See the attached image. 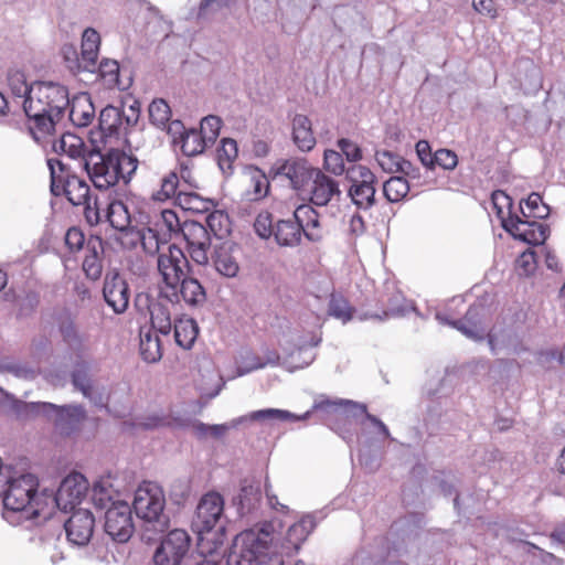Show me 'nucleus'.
<instances>
[{"label": "nucleus", "mask_w": 565, "mask_h": 565, "mask_svg": "<svg viewBox=\"0 0 565 565\" xmlns=\"http://www.w3.org/2000/svg\"><path fill=\"white\" fill-rule=\"evenodd\" d=\"M316 527L313 515L308 514L288 527L282 539L274 537V525L243 531L234 539L227 565H284V557L292 556Z\"/></svg>", "instance_id": "nucleus-1"}, {"label": "nucleus", "mask_w": 565, "mask_h": 565, "mask_svg": "<svg viewBox=\"0 0 565 565\" xmlns=\"http://www.w3.org/2000/svg\"><path fill=\"white\" fill-rule=\"evenodd\" d=\"M52 148L55 153L66 154L71 159L78 160L81 168L86 171L94 186L99 190H108L120 181L125 185L128 184L138 167L136 158L115 149L104 154L71 132H63L53 142Z\"/></svg>", "instance_id": "nucleus-2"}, {"label": "nucleus", "mask_w": 565, "mask_h": 565, "mask_svg": "<svg viewBox=\"0 0 565 565\" xmlns=\"http://www.w3.org/2000/svg\"><path fill=\"white\" fill-rule=\"evenodd\" d=\"M70 104L67 88L55 82H35L33 93L23 100V110L32 121L30 131L36 141L55 132L65 121Z\"/></svg>", "instance_id": "nucleus-3"}, {"label": "nucleus", "mask_w": 565, "mask_h": 565, "mask_svg": "<svg viewBox=\"0 0 565 565\" xmlns=\"http://www.w3.org/2000/svg\"><path fill=\"white\" fill-rule=\"evenodd\" d=\"M38 479L31 473L18 477L6 475L3 491L0 497L3 501V518L14 525L30 522L39 516L36 501Z\"/></svg>", "instance_id": "nucleus-4"}, {"label": "nucleus", "mask_w": 565, "mask_h": 565, "mask_svg": "<svg viewBox=\"0 0 565 565\" xmlns=\"http://www.w3.org/2000/svg\"><path fill=\"white\" fill-rule=\"evenodd\" d=\"M157 266L166 286V289H161V297L171 303H179L178 286L190 269L186 256L180 247L171 244L159 253Z\"/></svg>", "instance_id": "nucleus-5"}, {"label": "nucleus", "mask_w": 565, "mask_h": 565, "mask_svg": "<svg viewBox=\"0 0 565 565\" xmlns=\"http://www.w3.org/2000/svg\"><path fill=\"white\" fill-rule=\"evenodd\" d=\"M166 498L161 487L153 482H143L135 492L134 509L138 518L153 523L154 531H163L168 518L163 513Z\"/></svg>", "instance_id": "nucleus-6"}, {"label": "nucleus", "mask_w": 565, "mask_h": 565, "mask_svg": "<svg viewBox=\"0 0 565 565\" xmlns=\"http://www.w3.org/2000/svg\"><path fill=\"white\" fill-rule=\"evenodd\" d=\"M487 316V309L482 303H475L470 306L468 311L466 312L463 319L460 320H450L441 313L436 315V319L441 324H448L457 330H459L462 334L473 341H481L484 339V335L488 337V343L492 351V353H498L497 342L494 335L492 333H487V329L483 326V320Z\"/></svg>", "instance_id": "nucleus-7"}, {"label": "nucleus", "mask_w": 565, "mask_h": 565, "mask_svg": "<svg viewBox=\"0 0 565 565\" xmlns=\"http://www.w3.org/2000/svg\"><path fill=\"white\" fill-rule=\"evenodd\" d=\"M347 179L351 185L348 195L352 203L362 211L370 210L376 202V175L365 166H353L347 171Z\"/></svg>", "instance_id": "nucleus-8"}, {"label": "nucleus", "mask_w": 565, "mask_h": 565, "mask_svg": "<svg viewBox=\"0 0 565 565\" xmlns=\"http://www.w3.org/2000/svg\"><path fill=\"white\" fill-rule=\"evenodd\" d=\"M140 109L137 102L128 107L121 108L108 105L102 109L98 118V125L106 137L126 136L139 120Z\"/></svg>", "instance_id": "nucleus-9"}, {"label": "nucleus", "mask_w": 565, "mask_h": 565, "mask_svg": "<svg viewBox=\"0 0 565 565\" xmlns=\"http://www.w3.org/2000/svg\"><path fill=\"white\" fill-rule=\"evenodd\" d=\"M313 409H320V412L328 415H335L338 418L349 416L359 418L360 416H363L364 419L377 427L384 438H390V430L387 426L376 416L369 414L366 405L363 403L343 398H321L313 403Z\"/></svg>", "instance_id": "nucleus-10"}, {"label": "nucleus", "mask_w": 565, "mask_h": 565, "mask_svg": "<svg viewBox=\"0 0 565 565\" xmlns=\"http://www.w3.org/2000/svg\"><path fill=\"white\" fill-rule=\"evenodd\" d=\"M224 500L217 492H207L204 494L196 507L195 515L192 520V529L203 539V535L210 533L216 526L223 529L221 524L224 518Z\"/></svg>", "instance_id": "nucleus-11"}, {"label": "nucleus", "mask_w": 565, "mask_h": 565, "mask_svg": "<svg viewBox=\"0 0 565 565\" xmlns=\"http://www.w3.org/2000/svg\"><path fill=\"white\" fill-rule=\"evenodd\" d=\"M190 543L184 530L170 531L154 552V565H181L189 554Z\"/></svg>", "instance_id": "nucleus-12"}, {"label": "nucleus", "mask_w": 565, "mask_h": 565, "mask_svg": "<svg viewBox=\"0 0 565 565\" xmlns=\"http://www.w3.org/2000/svg\"><path fill=\"white\" fill-rule=\"evenodd\" d=\"M105 532L116 542H127L135 530L130 505L117 500L105 512Z\"/></svg>", "instance_id": "nucleus-13"}, {"label": "nucleus", "mask_w": 565, "mask_h": 565, "mask_svg": "<svg viewBox=\"0 0 565 565\" xmlns=\"http://www.w3.org/2000/svg\"><path fill=\"white\" fill-rule=\"evenodd\" d=\"M26 407L34 413H42L53 417L55 426L62 434L70 435L85 416V411L79 405L57 406L52 403H30Z\"/></svg>", "instance_id": "nucleus-14"}, {"label": "nucleus", "mask_w": 565, "mask_h": 565, "mask_svg": "<svg viewBox=\"0 0 565 565\" xmlns=\"http://www.w3.org/2000/svg\"><path fill=\"white\" fill-rule=\"evenodd\" d=\"M181 234L186 243L191 259L199 265L207 264L211 247V236L207 228L199 222L185 221L182 224Z\"/></svg>", "instance_id": "nucleus-15"}, {"label": "nucleus", "mask_w": 565, "mask_h": 565, "mask_svg": "<svg viewBox=\"0 0 565 565\" xmlns=\"http://www.w3.org/2000/svg\"><path fill=\"white\" fill-rule=\"evenodd\" d=\"M89 483L85 476L73 472L65 477L55 494V503L60 510L67 512L74 510L86 497Z\"/></svg>", "instance_id": "nucleus-16"}, {"label": "nucleus", "mask_w": 565, "mask_h": 565, "mask_svg": "<svg viewBox=\"0 0 565 565\" xmlns=\"http://www.w3.org/2000/svg\"><path fill=\"white\" fill-rule=\"evenodd\" d=\"M56 324L65 347L76 356H83L88 350V335L81 331L71 311H61L56 317Z\"/></svg>", "instance_id": "nucleus-17"}, {"label": "nucleus", "mask_w": 565, "mask_h": 565, "mask_svg": "<svg viewBox=\"0 0 565 565\" xmlns=\"http://www.w3.org/2000/svg\"><path fill=\"white\" fill-rule=\"evenodd\" d=\"M103 296L115 313H124L129 305L130 291L126 279L116 270L105 275Z\"/></svg>", "instance_id": "nucleus-18"}, {"label": "nucleus", "mask_w": 565, "mask_h": 565, "mask_svg": "<svg viewBox=\"0 0 565 565\" xmlns=\"http://www.w3.org/2000/svg\"><path fill=\"white\" fill-rule=\"evenodd\" d=\"M64 527L72 545L86 546L94 533L95 518L89 510L78 509L73 511Z\"/></svg>", "instance_id": "nucleus-19"}, {"label": "nucleus", "mask_w": 565, "mask_h": 565, "mask_svg": "<svg viewBox=\"0 0 565 565\" xmlns=\"http://www.w3.org/2000/svg\"><path fill=\"white\" fill-rule=\"evenodd\" d=\"M504 230L514 238L527 243L530 245H543L550 234L547 225L537 221H530L518 217L505 221Z\"/></svg>", "instance_id": "nucleus-20"}, {"label": "nucleus", "mask_w": 565, "mask_h": 565, "mask_svg": "<svg viewBox=\"0 0 565 565\" xmlns=\"http://www.w3.org/2000/svg\"><path fill=\"white\" fill-rule=\"evenodd\" d=\"M315 170L306 159L290 158L276 163L275 174L288 180L294 190L300 191L310 182Z\"/></svg>", "instance_id": "nucleus-21"}, {"label": "nucleus", "mask_w": 565, "mask_h": 565, "mask_svg": "<svg viewBox=\"0 0 565 565\" xmlns=\"http://www.w3.org/2000/svg\"><path fill=\"white\" fill-rule=\"evenodd\" d=\"M310 201L317 206H326L334 198L341 196L339 183L332 178L324 174L321 170L316 169L311 180Z\"/></svg>", "instance_id": "nucleus-22"}, {"label": "nucleus", "mask_w": 565, "mask_h": 565, "mask_svg": "<svg viewBox=\"0 0 565 565\" xmlns=\"http://www.w3.org/2000/svg\"><path fill=\"white\" fill-rule=\"evenodd\" d=\"M142 298H145L148 311L150 313L152 329L160 334L168 335L172 327L169 303H172L164 297H161V294L159 295L158 299H150L149 296L142 297L139 295L137 297V302H140Z\"/></svg>", "instance_id": "nucleus-23"}, {"label": "nucleus", "mask_w": 565, "mask_h": 565, "mask_svg": "<svg viewBox=\"0 0 565 565\" xmlns=\"http://www.w3.org/2000/svg\"><path fill=\"white\" fill-rule=\"evenodd\" d=\"M313 407L306 412L302 415H296L289 411L285 409H278V408H264L250 412L246 415L239 416L237 418H234V426H238L246 422H259V423H267V422H298V420H306L308 419L312 412Z\"/></svg>", "instance_id": "nucleus-24"}, {"label": "nucleus", "mask_w": 565, "mask_h": 565, "mask_svg": "<svg viewBox=\"0 0 565 565\" xmlns=\"http://www.w3.org/2000/svg\"><path fill=\"white\" fill-rule=\"evenodd\" d=\"M68 120L76 127H87L95 118V107L87 93H79L68 104Z\"/></svg>", "instance_id": "nucleus-25"}, {"label": "nucleus", "mask_w": 565, "mask_h": 565, "mask_svg": "<svg viewBox=\"0 0 565 565\" xmlns=\"http://www.w3.org/2000/svg\"><path fill=\"white\" fill-rule=\"evenodd\" d=\"M294 217L299 223L301 235L317 242L322 237V226L318 212L309 204H301L294 211Z\"/></svg>", "instance_id": "nucleus-26"}, {"label": "nucleus", "mask_w": 565, "mask_h": 565, "mask_svg": "<svg viewBox=\"0 0 565 565\" xmlns=\"http://www.w3.org/2000/svg\"><path fill=\"white\" fill-rule=\"evenodd\" d=\"M72 383L75 388L82 392L84 397L88 398L95 405H104V394L93 384L88 374V367L85 363L76 364L72 372Z\"/></svg>", "instance_id": "nucleus-27"}, {"label": "nucleus", "mask_w": 565, "mask_h": 565, "mask_svg": "<svg viewBox=\"0 0 565 565\" xmlns=\"http://www.w3.org/2000/svg\"><path fill=\"white\" fill-rule=\"evenodd\" d=\"M119 491L115 487L114 478L110 475L100 477L92 489V501L98 509H107L116 502Z\"/></svg>", "instance_id": "nucleus-28"}, {"label": "nucleus", "mask_w": 565, "mask_h": 565, "mask_svg": "<svg viewBox=\"0 0 565 565\" xmlns=\"http://www.w3.org/2000/svg\"><path fill=\"white\" fill-rule=\"evenodd\" d=\"M212 262L215 270L223 277L233 278L238 274L239 265L233 256V245L228 243L215 247Z\"/></svg>", "instance_id": "nucleus-29"}, {"label": "nucleus", "mask_w": 565, "mask_h": 565, "mask_svg": "<svg viewBox=\"0 0 565 565\" xmlns=\"http://www.w3.org/2000/svg\"><path fill=\"white\" fill-rule=\"evenodd\" d=\"M299 226V223H297L294 216L286 220H278L275 222L273 234L275 242L281 247L298 246L302 237Z\"/></svg>", "instance_id": "nucleus-30"}, {"label": "nucleus", "mask_w": 565, "mask_h": 565, "mask_svg": "<svg viewBox=\"0 0 565 565\" xmlns=\"http://www.w3.org/2000/svg\"><path fill=\"white\" fill-rule=\"evenodd\" d=\"M7 85L14 102L23 107V100L33 93V84H29L24 71L19 67H10L7 72Z\"/></svg>", "instance_id": "nucleus-31"}, {"label": "nucleus", "mask_w": 565, "mask_h": 565, "mask_svg": "<svg viewBox=\"0 0 565 565\" xmlns=\"http://www.w3.org/2000/svg\"><path fill=\"white\" fill-rule=\"evenodd\" d=\"M58 195L64 193L73 205H82L90 200V190L86 181L77 175L64 179L60 186H55Z\"/></svg>", "instance_id": "nucleus-32"}, {"label": "nucleus", "mask_w": 565, "mask_h": 565, "mask_svg": "<svg viewBox=\"0 0 565 565\" xmlns=\"http://www.w3.org/2000/svg\"><path fill=\"white\" fill-rule=\"evenodd\" d=\"M310 119L305 115H296L292 119V140L300 151L308 152L316 146Z\"/></svg>", "instance_id": "nucleus-33"}, {"label": "nucleus", "mask_w": 565, "mask_h": 565, "mask_svg": "<svg viewBox=\"0 0 565 565\" xmlns=\"http://www.w3.org/2000/svg\"><path fill=\"white\" fill-rule=\"evenodd\" d=\"M100 36L94 29H86L82 36V52L84 71L93 73L97 65Z\"/></svg>", "instance_id": "nucleus-34"}, {"label": "nucleus", "mask_w": 565, "mask_h": 565, "mask_svg": "<svg viewBox=\"0 0 565 565\" xmlns=\"http://www.w3.org/2000/svg\"><path fill=\"white\" fill-rule=\"evenodd\" d=\"M0 373H9L17 379L32 381L39 375L40 367L35 363L2 356L0 358Z\"/></svg>", "instance_id": "nucleus-35"}, {"label": "nucleus", "mask_w": 565, "mask_h": 565, "mask_svg": "<svg viewBox=\"0 0 565 565\" xmlns=\"http://www.w3.org/2000/svg\"><path fill=\"white\" fill-rule=\"evenodd\" d=\"M179 300L191 307L202 306L206 301V292L200 281L192 277L184 276L178 286Z\"/></svg>", "instance_id": "nucleus-36"}, {"label": "nucleus", "mask_w": 565, "mask_h": 565, "mask_svg": "<svg viewBox=\"0 0 565 565\" xmlns=\"http://www.w3.org/2000/svg\"><path fill=\"white\" fill-rule=\"evenodd\" d=\"M159 332L152 329L140 330V355L147 363H156L162 356Z\"/></svg>", "instance_id": "nucleus-37"}, {"label": "nucleus", "mask_w": 565, "mask_h": 565, "mask_svg": "<svg viewBox=\"0 0 565 565\" xmlns=\"http://www.w3.org/2000/svg\"><path fill=\"white\" fill-rule=\"evenodd\" d=\"M182 185L180 184L179 174L175 171H169L160 180V186L153 191L151 199L154 202H169L177 203L178 192Z\"/></svg>", "instance_id": "nucleus-38"}, {"label": "nucleus", "mask_w": 565, "mask_h": 565, "mask_svg": "<svg viewBox=\"0 0 565 565\" xmlns=\"http://www.w3.org/2000/svg\"><path fill=\"white\" fill-rule=\"evenodd\" d=\"M184 211L194 213H204L210 211L214 204L210 199H204L198 193L188 189H180L177 196V203Z\"/></svg>", "instance_id": "nucleus-39"}, {"label": "nucleus", "mask_w": 565, "mask_h": 565, "mask_svg": "<svg viewBox=\"0 0 565 565\" xmlns=\"http://www.w3.org/2000/svg\"><path fill=\"white\" fill-rule=\"evenodd\" d=\"M262 498L258 484H243L234 498V504L241 515H245L257 508Z\"/></svg>", "instance_id": "nucleus-40"}, {"label": "nucleus", "mask_w": 565, "mask_h": 565, "mask_svg": "<svg viewBox=\"0 0 565 565\" xmlns=\"http://www.w3.org/2000/svg\"><path fill=\"white\" fill-rule=\"evenodd\" d=\"M319 341L320 340L312 342L309 347L300 345L297 350L292 351L284 361V366L289 372H294L310 365L316 359L312 348L318 345Z\"/></svg>", "instance_id": "nucleus-41"}, {"label": "nucleus", "mask_w": 565, "mask_h": 565, "mask_svg": "<svg viewBox=\"0 0 565 565\" xmlns=\"http://www.w3.org/2000/svg\"><path fill=\"white\" fill-rule=\"evenodd\" d=\"M198 337V324L193 319H179L174 322V339L182 349H191Z\"/></svg>", "instance_id": "nucleus-42"}, {"label": "nucleus", "mask_w": 565, "mask_h": 565, "mask_svg": "<svg viewBox=\"0 0 565 565\" xmlns=\"http://www.w3.org/2000/svg\"><path fill=\"white\" fill-rule=\"evenodd\" d=\"M111 227L117 231L124 232L130 225V214L128 207L121 201H113L107 206L105 215Z\"/></svg>", "instance_id": "nucleus-43"}, {"label": "nucleus", "mask_w": 565, "mask_h": 565, "mask_svg": "<svg viewBox=\"0 0 565 565\" xmlns=\"http://www.w3.org/2000/svg\"><path fill=\"white\" fill-rule=\"evenodd\" d=\"M520 211L523 218H545L550 214V207L546 205L539 193H531L524 202L520 204Z\"/></svg>", "instance_id": "nucleus-44"}, {"label": "nucleus", "mask_w": 565, "mask_h": 565, "mask_svg": "<svg viewBox=\"0 0 565 565\" xmlns=\"http://www.w3.org/2000/svg\"><path fill=\"white\" fill-rule=\"evenodd\" d=\"M278 361L279 356L276 353H271L266 361H262L260 358L253 352L246 351L244 354H241V359L237 362V373L238 375H245L255 370L263 369L267 364L275 365Z\"/></svg>", "instance_id": "nucleus-45"}, {"label": "nucleus", "mask_w": 565, "mask_h": 565, "mask_svg": "<svg viewBox=\"0 0 565 565\" xmlns=\"http://www.w3.org/2000/svg\"><path fill=\"white\" fill-rule=\"evenodd\" d=\"M411 190L407 179L401 175L391 177L383 184V193L387 201L396 203L402 201Z\"/></svg>", "instance_id": "nucleus-46"}, {"label": "nucleus", "mask_w": 565, "mask_h": 565, "mask_svg": "<svg viewBox=\"0 0 565 565\" xmlns=\"http://www.w3.org/2000/svg\"><path fill=\"white\" fill-rule=\"evenodd\" d=\"M119 64L115 60L105 58L98 65V76L104 82V85L108 88L118 87L119 89H126L127 86L121 84L119 79Z\"/></svg>", "instance_id": "nucleus-47"}, {"label": "nucleus", "mask_w": 565, "mask_h": 565, "mask_svg": "<svg viewBox=\"0 0 565 565\" xmlns=\"http://www.w3.org/2000/svg\"><path fill=\"white\" fill-rule=\"evenodd\" d=\"M181 149L188 157L200 154L205 148L211 147L198 129H189L182 134Z\"/></svg>", "instance_id": "nucleus-48"}, {"label": "nucleus", "mask_w": 565, "mask_h": 565, "mask_svg": "<svg viewBox=\"0 0 565 565\" xmlns=\"http://www.w3.org/2000/svg\"><path fill=\"white\" fill-rule=\"evenodd\" d=\"M328 313L345 324L352 320L354 309L343 296L332 294L329 299Z\"/></svg>", "instance_id": "nucleus-49"}, {"label": "nucleus", "mask_w": 565, "mask_h": 565, "mask_svg": "<svg viewBox=\"0 0 565 565\" xmlns=\"http://www.w3.org/2000/svg\"><path fill=\"white\" fill-rule=\"evenodd\" d=\"M491 202L493 205V210L495 211L498 218H500L503 228L505 221L519 217L518 215L512 214V199L504 191H494L491 195Z\"/></svg>", "instance_id": "nucleus-50"}, {"label": "nucleus", "mask_w": 565, "mask_h": 565, "mask_svg": "<svg viewBox=\"0 0 565 565\" xmlns=\"http://www.w3.org/2000/svg\"><path fill=\"white\" fill-rule=\"evenodd\" d=\"M237 143L234 139H222L221 147L217 149V163L223 172L232 170V164L237 158Z\"/></svg>", "instance_id": "nucleus-51"}, {"label": "nucleus", "mask_w": 565, "mask_h": 565, "mask_svg": "<svg viewBox=\"0 0 565 565\" xmlns=\"http://www.w3.org/2000/svg\"><path fill=\"white\" fill-rule=\"evenodd\" d=\"M171 117V109L166 100L154 99L149 105V118L153 126L166 129Z\"/></svg>", "instance_id": "nucleus-52"}, {"label": "nucleus", "mask_w": 565, "mask_h": 565, "mask_svg": "<svg viewBox=\"0 0 565 565\" xmlns=\"http://www.w3.org/2000/svg\"><path fill=\"white\" fill-rule=\"evenodd\" d=\"M47 166L51 174V191L54 195H58L55 186H60L64 179H70L75 174H71L66 164L58 158H49Z\"/></svg>", "instance_id": "nucleus-53"}, {"label": "nucleus", "mask_w": 565, "mask_h": 565, "mask_svg": "<svg viewBox=\"0 0 565 565\" xmlns=\"http://www.w3.org/2000/svg\"><path fill=\"white\" fill-rule=\"evenodd\" d=\"M221 126L222 120L220 117L209 115L201 120L200 129L198 131L202 134V137H204L210 146H213L218 138Z\"/></svg>", "instance_id": "nucleus-54"}, {"label": "nucleus", "mask_w": 565, "mask_h": 565, "mask_svg": "<svg viewBox=\"0 0 565 565\" xmlns=\"http://www.w3.org/2000/svg\"><path fill=\"white\" fill-rule=\"evenodd\" d=\"M375 160L386 173H398L403 158L388 150H376Z\"/></svg>", "instance_id": "nucleus-55"}, {"label": "nucleus", "mask_w": 565, "mask_h": 565, "mask_svg": "<svg viewBox=\"0 0 565 565\" xmlns=\"http://www.w3.org/2000/svg\"><path fill=\"white\" fill-rule=\"evenodd\" d=\"M404 310L402 308L395 307L392 303L388 305L387 309L384 307L379 308L375 311L361 309L356 312V318L360 321L365 320H375V321H384L390 316H396L402 313Z\"/></svg>", "instance_id": "nucleus-56"}, {"label": "nucleus", "mask_w": 565, "mask_h": 565, "mask_svg": "<svg viewBox=\"0 0 565 565\" xmlns=\"http://www.w3.org/2000/svg\"><path fill=\"white\" fill-rule=\"evenodd\" d=\"M206 224L215 236L222 237L228 232V216L222 211H213L206 216Z\"/></svg>", "instance_id": "nucleus-57"}, {"label": "nucleus", "mask_w": 565, "mask_h": 565, "mask_svg": "<svg viewBox=\"0 0 565 565\" xmlns=\"http://www.w3.org/2000/svg\"><path fill=\"white\" fill-rule=\"evenodd\" d=\"M323 167L328 172L334 175H341L345 171L342 153L331 149L326 150Z\"/></svg>", "instance_id": "nucleus-58"}, {"label": "nucleus", "mask_w": 565, "mask_h": 565, "mask_svg": "<svg viewBox=\"0 0 565 565\" xmlns=\"http://www.w3.org/2000/svg\"><path fill=\"white\" fill-rule=\"evenodd\" d=\"M274 228L275 223L273 222L271 214L268 212H260L254 222V230L256 234L263 239H268L273 236Z\"/></svg>", "instance_id": "nucleus-59"}, {"label": "nucleus", "mask_w": 565, "mask_h": 565, "mask_svg": "<svg viewBox=\"0 0 565 565\" xmlns=\"http://www.w3.org/2000/svg\"><path fill=\"white\" fill-rule=\"evenodd\" d=\"M158 225L160 226L161 231H166L170 237L181 233L182 228V224L180 223L177 213L172 210H163L161 212V221Z\"/></svg>", "instance_id": "nucleus-60"}, {"label": "nucleus", "mask_w": 565, "mask_h": 565, "mask_svg": "<svg viewBox=\"0 0 565 565\" xmlns=\"http://www.w3.org/2000/svg\"><path fill=\"white\" fill-rule=\"evenodd\" d=\"M83 270L86 277L92 280H97L100 278L103 273V265L95 249L84 258Z\"/></svg>", "instance_id": "nucleus-61"}, {"label": "nucleus", "mask_w": 565, "mask_h": 565, "mask_svg": "<svg viewBox=\"0 0 565 565\" xmlns=\"http://www.w3.org/2000/svg\"><path fill=\"white\" fill-rule=\"evenodd\" d=\"M138 237L140 239L141 246L147 254L153 255L156 253L162 252L160 249L159 238L157 233L151 228H142L138 232Z\"/></svg>", "instance_id": "nucleus-62"}, {"label": "nucleus", "mask_w": 565, "mask_h": 565, "mask_svg": "<svg viewBox=\"0 0 565 565\" xmlns=\"http://www.w3.org/2000/svg\"><path fill=\"white\" fill-rule=\"evenodd\" d=\"M457 163V154L451 150L439 149L434 153V167L439 166L445 170H452Z\"/></svg>", "instance_id": "nucleus-63"}, {"label": "nucleus", "mask_w": 565, "mask_h": 565, "mask_svg": "<svg viewBox=\"0 0 565 565\" xmlns=\"http://www.w3.org/2000/svg\"><path fill=\"white\" fill-rule=\"evenodd\" d=\"M338 147L340 149V152L345 156L348 161L356 162L362 159V151L360 147L350 139H339Z\"/></svg>", "instance_id": "nucleus-64"}]
</instances>
